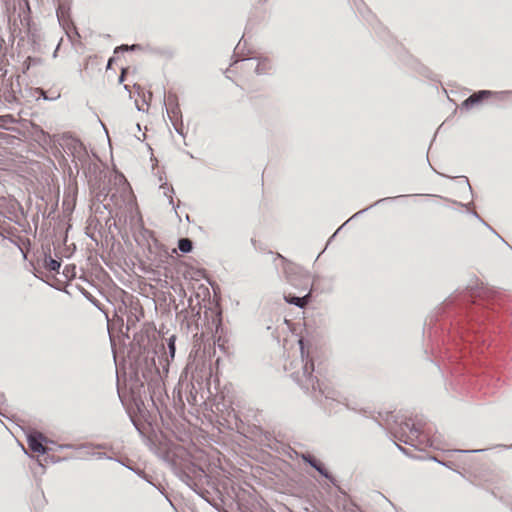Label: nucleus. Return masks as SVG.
<instances>
[{
    "instance_id": "nucleus-24",
    "label": "nucleus",
    "mask_w": 512,
    "mask_h": 512,
    "mask_svg": "<svg viewBox=\"0 0 512 512\" xmlns=\"http://www.w3.org/2000/svg\"><path fill=\"white\" fill-rule=\"evenodd\" d=\"M160 188H166L167 191L164 192V195L168 198L169 204L172 206L173 210L177 213L176 209L178 206L175 205L172 195L175 193L174 188L167 187L166 183L160 185Z\"/></svg>"
},
{
    "instance_id": "nucleus-30",
    "label": "nucleus",
    "mask_w": 512,
    "mask_h": 512,
    "mask_svg": "<svg viewBox=\"0 0 512 512\" xmlns=\"http://www.w3.org/2000/svg\"><path fill=\"white\" fill-rule=\"evenodd\" d=\"M126 412L129 416V419H130V422L132 423V425L134 426V428L136 429V431L141 435V436H144V432L141 428V426L138 424V422L135 420V418L132 416L131 412H130V408H126Z\"/></svg>"
},
{
    "instance_id": "nucleus-25",
    "label": "nucleus",
    "mask_w": 512,
    "mask_h": 512,
    "mask_svg": "<svg viewBox=\"0 0 512 512\" xmlns=\"http://www.w3.org/2000/svg\"><path fill=\"white\" fill-rule=\"evenodd\" d=\"M91 455L96 457L97 459H106V460L115 461L121 465H124V462L121 459L109 456L105 452H92Z\"/></svg>"
},
{
    "instance_id": "nucleus-22",
    "label": "nucleus",
    "mask_w": 512,
    "mask_h": 512,
    "mask_svg": "<svg viewBox=\"0 0 512 512\" xmlns=\"http://www.w3.org/2000/svg\"><path fill=\"white\" fill-rule=\"evenodd\" d=\"M127 469L131 470L132 472H134L138 477H140L141 479H143L144 481H146L147 483L155 486L152 481H151V476L146 474L144 470L140 469V468H137V467H132V466H129V465H126L124 463V465Z\"/></svg>"
},
{
    "instance_id": "nucleus-5",
    "label": "nucleus",
    "mask_w": 512,
    "mask_h": 512,
    "mask_svg": "<svg viewBox=\"0 0 512 512\" xmlns=\"http://www.w3.org/2000/svg\"><path fill=\"white\" fill-rule=\"evenodd\" d=\"M300 457L305 464L315 469L323 478L329 481L333 487L337 488L340 493H345L340 487L336 477L327 469L326 465L320 459L309 452L302 453Z\"/></svg>"
},
{
    "instance_id": "nucleus-35",
    "label": "nucleus",
    "mask_w": 512,
    "mask_h": 512,
    "mask_svg": "<svg viewBox=\"0 0 512 512\" xmlns=\"http://www.w3.org/2000/svg\"><path fill=\"white\" fill-rule=\"evenodd\" d=\"M159 56H164L168 59H171L174 56V51L170 48H160Z\"/></svg>"
},
{
    "instance_id": "nucleus-64",
    "label": "nucleus",
    "mask_w": 512,
    "mask_h": 512,
    "mask_svg": "<svg viewBox=\"0 0 512 512\" xmlns=\"http://www.w3.org/2000/svg\"><path fill=\"white\" fill-rule=\"evenodd\" d=\"M313 512H320V511H313Z\"/></svg>"
},
{
    "instance_id": "nucleus-15",
    "label": "nucleus",
    "mask_w": 512,
    "mask_h": 512,
    "mask_svg": "<svg viewBox=\"0 0 512 512\" xmlns=\"http://www.w3.org/2000/svg\"><path fill=\"white\" fill-rule=\"evenodd\" d=\"M110 197V201L113 202L115 205L119 204V197L116 193H112V188L109 186H103L102 189L99 190V192L96 195L97 202L103 204V202Z\"/></svg>"
},
{
    "instance_id": "nucleus-36",
    "label": "nucleus",
    "mask_w": 512,
    "mask_h": 512,
    "mask_svg": "<svg viewBox=\"0 0 512 512\" xmlns=\"http://www.w3.org/2000/svg\"><path fill=\"white\" fill-rule=\"evenodd\" d=\"M172 124L174 126L175 131L179 135L184 137V125H183V122L181 121L180 123H177L176 120H173Z\"/></svg>"
},
{
    "instance_id": "nucleus-19",
    "label": "nucleus",
    "mask_w": 512,
    "mask_h": 512,
    "mask_svg": "<svg viewBox=\"0 0 512 512\" xmlns=\"http://www.w3.org/2000/svg\"><path fill=\"white\" fill-rule=\"evenodd\" d=\"M76 287L85 299H87L94 307L101 310L102 304L96 297H94L88 290H86L82 286L77 285Z\"/></svg>"
},
{
    "instance_id": "nucleus-51",
    "label": "nucleus",
    "mask_w": 512,
    "mask_h": 512,
    "mask_svg": "<svg viewBox=\"0 0 512 512\" xmlns=\"http://www.w3.org/2000/svg\"><path fill=\"white\" fill-rule=\"evenodd\" d=\"M11 90H13V87L11 86ZM8 101H11L12 99H15V96L13 95V91L9 92V96L6 97Z\"/></svg>"
},
{
    "instance_id": "nucleus-28",
    "label": "nucleus",
    "mask_w": 512,
    "mask_h": 512,
    "mask_svg": "<svg viewBox=\"0 0 512 512\" xmlns=\"http://www.w3.org/2000/svg\"><path fill=\"white\" fill-rule=\"evenodd\" d=\"M402 425L407 428L410 433L412 434H415V435H419L420 433V427H418L415 423H411V419H408V420H405Z\"/></svg>"
},
{
    "instance_id": "nucleus-61",
    "label": "nucleus",
    "mask_w": 512,
    "mask_h": 512,
    "mask_svg": "<svg viewBox=\"0 0 512 512\" xmlns=\"http://www.w3.org/2000/svg\"><path fill=\"white\" fill-rule=\"evenodd\" d=\"M120 400H121L122 405H125L124 400L122 399L121 396H120Z\"/></svg>"
},
{
    "instance_id": "nucleus-49",
    "label": "nucleus",
    "mask_w": 512,
    "mask_h": 512,
    "mask_svg": "<svg viewBox=\"0 0 512 512\" xmlns=\"http://www.w3.org/2000/svg\"><path fill=\"white\" fill-rule=\"evenodd\" d=\"M60 44H61V41L58 42V44L56 45V48L53 52V58H56L58 56V50H59V47H60Z\"/></svg>"
},
{
    "instance_id": "nucleus-31",
    "label": "nucleus",
    "mask_w": 512,
    "mask_h": 512,
    "mask_svg": "<svg viewBox=\"0 0 512 512\" xmlns=\"http://www.w3.org/2000/svg\"><path fill=\"white\" fill-rule=\"evenodd\" d=\"M465 291H466L465 297L471 298L473 301H475V299H474L475 297H478L481 294V292L478 289L471 287V286L466 287Z\"/></svg>"
},
{
    "instance_id": "nucleus-7",
    "label": "nucleus",
    "mask_w": 512,
    "mask_h": 512,
    "mask_svg": "<svg viewBox=\"0 0 512 512\" xmlns=\"http://www.w3.org/2000/svg\"><path fill=\"white\" fill-rule=\"evenodd\" d=\"M511 95H512L511 90H505V91L478 90L471 94L472 98L474 100H476L477 106L484 103L486 100H488L490 98H495L499 101H505V100H508Z\"/></svg>"
},
{
    "instance_id": "nucleus-23",
    "label": "nucleus",
    "mask_w": 512,
    "mask_h": 512,
    "mask_svg": "<svg viewBox=\"0 0 512 512\" xmlns=\"http://www.w3.org/2000/svg\"><path fill=\"white\" fill-rule=\"evenodd\" d=\"M176 335H171L166 339L169 357L171 360L174 359L176 353Z\"/></svg>"
},
{
    "instance_id": "nucleus-63",
    "label": "nucleus",
    "mask_w": 512,
    "mask_h": 512,
    "mask_svg": "<svg viewBox=\"0 0 512 512\" xmlns=\"http://www.w3.org/2000/svg\"><path fill=\"white\" fill-rule=\"evenodd\" d=\"M113 226H114L115 228H118V225H117V223H116V222H114V223H113Z\"/></svg>"
},
{
    "instance_id": "nucleus-14",
    "label": "nucleus",
    "mask_w": 512,
    "mask_h": 512,
    "mask_svg": "<svg viewBox=\"0 0 512 512\" xmlns=\"http://www.w3.org/2000/svg\"><path fill=\"white\" fill-rule=\"evenodd\" d=\"M38 34H42L35 24H28L27 27V41L32 51H42L37 40Z\"/></svg>"
},
{
    "instance_id": "nucleus-45",
    "label": "nucleus",
    "mask_w": 512,
    "mask_h": 512,
    "mask_svg": "<svg viewBox=\"0 0 512 512\" xmlns=\"http://www.w3.org/2000/svg\"><path fill=\"white\" fill-rule=\"evenodd\" d=\"M275 259H281L283 263L285 264H290V262L288 261L287 258H285L284 256H282L281 254L279 253H275Z\"/></svg>"
},
{
    "instance_id": "nucleus-2",
    "label": "nucleus",
    "mask_w": 512,
    "mask_h": 512,
    "mask_svg": "<svg viewBox=\"0 0 512 512\" xmlns=\"http://www.w3.org/2000/svg\"><path fill=\"white\" fill-rule=\"evenodd\" d=\"M302 371L293 372L291 374L292 379L305 391L311 389L312 391H319L326 399H335V391L329 389L327 386H323L318 378L313 375L315 371L314 362L309 358L308 354H305L303 340L299 339Z\"/></svg>"
},
{
    "instance_id": "nucleus-43",
    "label": "nucleus",
    "mask_w": 512,
    "mask_h": 512,
    "mask_svg": "<svg viewBox=\"0 0 512 512\" xmlns=\"http://www.w3.org/2000/svg\"><path fill=\"white\" fill-rule=\"evenodd\" d=\"M462 178L464 179V182H465V184H466L470 194L473 196V190H472V187H471V185L469 183V179L466 176H462Z\"/></svg>"
},
{
    "instance_id": "nucleus-40",
    "label": "nucleus",
    "mask_w": 512,
    "mask_h": 512,
    "mask_svg": "<svg viewBox=\"0 0 512 512\" xmlns=\"http://www.w3.org/2000/svg\"><path fill=\"white\" fill-rule=\"evenodd\" d=\"M88 448V447H93V448H97V449H105L106 448V444H93V443H89V444H85V445H82L81 448Z\"/></svg>"
},
{
    "instance_id": "nucleus-1",
    "label": "nucleus",
    "mask_w": 512,
    "mask_h": 512,
    "mask_svg": "<svg viewBox=\"0 0 512 512\" xmlns=\"http://www.w3.org/2000/svg\"><path fill=\"white\" fill-rule=\"evenodd\" d=\"M141 361L142 364L139 367L130 368L127 397L131 408L139 415L144 416L147 411L145 405V383L147 384V391L149 392L152 405L156 409H158L157 401H162L164 395L167 396V394L162 375L155 360L149 362H147L148 360Z\"/></svg>"
},
{
    "instance_id": "nucleus-10",
    "label": "nucleus",
    "mask_w": 512,
    "mask_h": 512,
    "mask_svg": "<svg viewBox=\"0 0 512 512\" xmlns=\"http://www.w3.org/2000/svg\"><path fill=\"white\" fill-rule=\"evenodd\" d=\"M58 143L59 146L67 153V155L71 156L82 144V141L75 138L70 133H63Z\"/></svg>"
},
{
    "instance_id": "nucleus-57",
    "label": "nucleus",
    "mask_w": 512,
    "mask_h": 512,
    "mask_svg": "<svg viewBox=\"0 0 512 512\" xmlns=\"http://www.w3.org/2000/svg\"><path fill=\"white\" fill-rule=\"evenodd\" d=\"M185 479L190 480V476L188 474H184Z\"/></svg>"
},
{
    "instance_id": "nucleus-54",
    "label": "nucleus",
    "mask_w": 512,
    "mask_h": 512,
    "mask_svg": "<svg viewBox=\"0 0 512 512\" xmlns=\"http://www.w3.org/2000/svg\"><path fill=\"white\" fill-rule=\"evenodd\" d=\"M119 232H120V234L122 236V239L126 242V239L128 238L127 233L122 234V232L120 230H119Z\"/></svg>"
},
{
    "instance_id": "nucleus-34",
    "label": "nucleus",
    "mask_w": 512,
    "mask_h": 512,
    "mask_svg": "<svg viewBox=\"0 0 512 512\" xmlns=\"http://www.w3.org/2000/svg\"><path fill=\"white\" fill-rule=\"evenodd\" d=\"M143 51L148 52V53L153 54V55H159L160 48L153 47L150 44H147V45H144Z\"/></svg>"
},
{
    "instance_id": "nucleus-4",
    "label": "nucleus",
    "mask_w": 512,
    "mask_h": 512,
    "mask_svg": "<svg viewBox=\"0 0 512 512\" xmlns=\"http://www.w3.org/2000/svg\"><path fill=\"white\" fill-rule=\"evenodd\" d=\"M150 342L149 336L144 333H135L131 342L128 357L130 360V368L139 367L142 364L141 360L153 361L157 356L155 349H150L148 344Z\"/></svg>"
},
{
    "instance_id": "nucleus-55",
    "label": "nucleus",
    "mask_w": 512,
    "mask_h": 512,
    "mask_svg": "<svg viewBox=\"0 0 512 512\" xmlns=\"http://www.w3.org/2000/svg\"><path fill=\"white\" fill-rule=\"evenodd\" d=\"M124 90L130 92L129 86L128 85H124Z\"/></svg>"
},
{
    "instance_id": "nucleus-60",
    "label": "nucleus",
    "mask_w": 512,
    "mask_h": 512,
    "mask_svg": "<svg viewBox=\"0 0 512 512\" xmlns=\"http://www.w3.org/2000/svg\"><path fill=\"white\" fill-rule=\"evenodd\" d=\"M10 241H11V243H13L19 247V245L14 240H10Z\"/></svg>"
},
{
    "instance_id": "nucleus-47",
    "label": "nucleus",
    "mask_w": 512,
    "mask_h": 512,
    "mask_svg": "<svg viewBox=\"0 0 512 512\" xmlns=\"http://www.w3.org/2000/svg\"><path fill=\"white\" fill-rule=\"evenodd\" d=\"M192 471L193 472L199 471L200 473H205L203 468L201 466H199V465H196V464H192Z\"/></svg>"
},
{
    "instance_id": "nucleus-3",
    "label": "nucleus",
    "mask_w": 512,
    "mask_h": 512,
    "mask_svg": "<svg viewBox=\"0 0 512 512\" xmlns=\"http://www.w3.org/2000/svg\"><path fill=\"white\" fill-rule=\"evenodd\" d=\"M121 181H123V185L120 188V198L123 203H127L130 206L129 223L132 230L133 238L137 245L139 246H144L147 243L148 249L151 252L149 239H152L155 244L157 243V239L154 237L153 232L144 226L140 213L137 212L136 214H133V202L131 199H128L132 193L131 187L129 186L123 175H121Z\"/></svg>"
},
{
    "instance_id": "nucleus-50",
    "label": "nucleus",
    "mask_w": 512,
    "mask_h": 512,
    "mask_svg": "<svg viewBox=\"0 0 512 512\" xmlns=\"http://www.w3.org/2000/svg\"><path fill=\"white\" fill-rule=\"evenodd\" d=\"M430 459H431V460H433V461H436V462L440 463L441 465H444L445 467L450 468V466H449V464H448V463L438 461V460H437L435 457H433V456H430Z\"/></svg>"
},
{
    "instance_id": "nucleus-12",
    "label": "nucleus",
    "mask_w": 512,
    "mask_h": 512,
    "mask_svg": "<svg viewBox=\"0 0 512 512\" xmlns=\"http://www.w3.org/2000/svg\"><path fill=\"white\" fill-rule=\"evenodd\" d=\"M164 105L166 106L168 117L171 122L173 120H176L178 117H182L180 105L178 103V98L176 95L170 94L168 96V104L164 102Z\"/></svg>"
},
{
    "instance_id": "nucleus-42",
    "label": "nucleus",
    "mask_w": 512,
    "mask_h": 512,
    "mask_svg": "<svg viewBox=\"0 0 512 512\" xmlns=\"http://www.w3.org/2000/svg\"><path fill=\"white\" fill-rule=\"evenodd\" d=\"M116 58L114 56L110 57L107 61L106 70L112 69L113 64L115 63Z\"/></svg>"
},
{
    "instance_id": "nucleus-46",
    "label": "nucleus",
    "mask_w": 512,
    "mask_h": 512,
    "mask_svg": "<svg viewBox=\"0 0 512 512\" xmlns=\"http://www.w3.org/2000/svg\"><path fill=\"white\" fill-rule=\"evenodd\" d=\"M346 223H344L342 226H340L335 232L334 234L328 239V242H327V245H329L331 243L332 240H334L335 236L337 235V233L342 229V227L345 225Z\"/></svg>"
},
{
    "instance_id": "nucleus-53",
    "label": "nucleus",
    "mask_w": 512,
    "mask_h": 512,
    "mask_svg": "<svg viewBox=\"0 0 512 512\" xmlns=\"http://www.w3.org/2000/svg\"><path fill=\"white\" fill-rule=\"evenodd\" d=\"M5 402V396L2 392H0V405L4 404Z\"/></svg>"
},
{
    "instance_id": "nucleus-29",
    "label": "nucleus",
    "mask_w": 512,
    "mask_h": 512,
    "mask_svg": "<svg viewBox=\"0 0 512 512\" xmlns=\"http://www.w3.org/2000/svg\"><path fill=\"white\" fill-rule=\"evenodd\" d=\"M36 43H39L42 51H33L34 53L38 54H45L48 50V45L45 43V38L43 34H38L37 40L35 39Z\"/></svg>"
},
{
    "instance_id": "nucleus-33",
    "label": "nucleus",
    "mask_w": 512,
    "mask_h": 512,
    "mask_svg": "<svg viewBox=\"0 0 512 512\" xmlns=\"http://www.w3.org/2000/svg\"><path fill=\"white\" fill-rule=\"evenodd\" d=\"M45 455H46L45 461L46 462H51V463H54V464L67 460V457L60 458V457H56L54 455H49L48 453L45 454Z\"/></svg>"
},
{
    "instance_id": "nucleus-17",
    "label": "nucleus",
    "mask_w": 512,
    "mask_h": 512,
    "mask_svg": "<svg viewBox=\"0 0 512 512\" xmlns=\"http://www.w3.org/2000/svg\"><path fill=\"white\" fill-rule=\"evenodd\" d=\"M57 18L60 24L70 20V4L67 2H60L56 9Z\"/></svg>"
},
{
    "instance_id": "nucleus-44",
    "label": "nucleus",
    "mask_w": 512,
    "mask_h": 512,
    "mask_svg": "<svg viewBox=\"0 0 512 512\" xmlns=\"http://www.w3.org/2000/svg\"><path fill=\"white\" fill-rule=\"evenodd\" d=\"M214 339H215V340H214V343L216 344V342H217V345H218V347L220 348V350L225 351V345H224V343L220 344V339H221V337L219 338V336H217V337H216V338H214Z\"/></svg>"
},
{
    "instance_id": "nucleus-16",
    "label": "nucleus",
    "mask_w": 512,
    "mask_h": 512,
    "mask_svg": "<svg viewBox=\"0 0 512 512\" xmlns=\"http://www.w3.org/2000/svg\"><path fill=\"white\" fill-rule=\"evenodd\" d=\"M400 197H406V195H399V196H395V197H385V198H381L377 201H375L373 204L369 205L368 207L362 209V210H359L358 212H356L355 214H353L350 219H348L345 223L349 222L350 220L352 219H355V218H358V217H361L362 214H364L365 212H367L368 210L372 209L373 207H376L378 205H380L381 203H384V202H392L394 201L395 199L397 198H400Z\"/></svg>"
},
{
    "instance_id": "nucleus-27",
    "label": "nucleus",
    "mask_w": 512,
    "mask_h": 512,
    "mask_svg": "<svg viewBox=\"0 0 512 512\" xmlns=\"http://www.w3.org/2000/svg\"><path fill=\"white\" fill-rule=\"evenodd\" d=\"M475 106H477L476 105V100H474L472 98V96L470 95L469 97H467L465 100L462 101V103L460 105V109L468 111V110L472 109Z\"/></svg>"
},
{
    "instance_id": "nucleus-38",
    "label": "nucleus",
    "mask_w": 512,
    "mask_h": 512,
    "mask_svg": "<svg viewBox=\"0 0 512 512\" xmlns=\"http://www.w3.org/2000/svg\"><path fill=\"white\" fill-rule=\"evenodd\" d=\"M70 273H71L72 275H75V273H76V272H75V265H73V266H71V267H70V266H66V267H65V269H64V271H63V274L65 275V277H66V278H68V277L70 276Z\"/></svg>"
},
{
    "instance_id": "nucleus-52",
    "label": "nucleus",
    "mask_w": 512,
    "mask_h": 512,
    "mask_svg": "<svg viewBox=\"0 0 512 512\" xmlns=\"http://www.w3.org/2000/svg\"><path fill=\"white\" fill-rule=\"evenodd\" d=\"M427 161H429V159H428V158H427ZM428 164H429V165H431V164H430V162H428ZM430 167H431V168H432V170H433V171H435L438 175H440V176H442V177H447V178L449 177V176H447V175H445V174H442V173L437 172V171H436L432 166H430Z\"/></svg>"
},
{
    "instance_id": "nucleus-58",
    "label": "nucleus",
    "mask_w": 512,
    "mask_h": 512,
    "mask_svg": "<svg viewBox=\"0 0 512 512\" xmlns=\"http://www.w3.org/2000/svg\"><path fill=\"white\" fill-rule=\"evenodd\" d=\"M243 38H244V37L242 36V38H241V40L239 41V43H237L236 48H238V47L240 46V43H241V41L243 40Z\"/></svg>"
},
{
    "instance_id": "nucleus-56",
    "label": "nucleus",
    "mask_w": 512,
    "mask_h": 512,
    "mask_svg": "<svg viewBox=\"0 0 512 512\" xmlns=\"http://www.w3.org/2000/svg\"><path fill=\"white\" fill-rule=\"evenodd\" d=\"M103 208L108 210L109 209V204H103Z\"/></svg>"
},
{
    "instance_id": "nucleus-20",
    "label": "nucleus",
    "mask_w": 512,
    "mask_h": 512,
    "mask_svg": "<svg viewBox=\"0 0 512 512\" xmlns=\"http://www.w3.org/2000/svg\"><path fill=\"white\" fill-rule=\"evenodd\" d=\"M43 64V59L40 57L28 56L22 65V72L26 73L30 68Z\"/></svg>"
},
{
    "instance_id": "nucleus-11",
    "label": "nucleus",
    "mask_w": 512,
    "mask_h": 512,
    "mask_svg": "<svg viewBox=\"0 0 512 512\" xmlns=\"http://www.w3.org/2000/svg\"><path fill=\"white\" fill-rule=\"evenodd\" d=\"M72 162L75 163V168L77 172L79 171V164L82 167H85L90 164V156L87 151L86 146L82 143L78 149L71 155Z\"/></svg>"
},
{
    "instance_id": "nucleus-6",
    "label": "nucleus",
    "mask_w": 512,
    "mask_h": 512,
    "mask_svg": "<svg viewBox=\"0 0 512 512\" xmlns=\"http://www.w3.org/2000/svg\"><path fill=\"white\" fill-rule=\"evenodd\" d=\"M27 444L30 450L39 455H45L52 451V448H48L45 444H55L53 441L49 440L43 434L35 430H28L25 432Z\"/></svg>"
},
{
    "instance_id": "nucleus-26",
    "label": "nucleus",
    "mask_w": 512,
    "mask_h": 512,
    "mask_svg": "<svg viewBox=\"0 0 512 512\" xmlns=\"http://www.w3.org/2000/svg\"><path fill=\"white\" fill-rule=\"evenodd\" d=\"M471 215H473L475 218H477L481 223H483L488 229H490L497 237H499L511 250H512V247L489 225L487 224L480 216L477 212L475 211H471L470 212Z\"/></svg>"
},
{
    "instance_id": "nucleus-18",
    "label": "nucleus",
    "mask_w": 512,
    "mask_h": 512,
    "mask_svg": "<svg viewBox=\"0 0 512 512\" xmlns=\"http://www.w3.org/2000/svg\"><path fill=\"white\" fill-rule=\"evenodd\" d=\"M178 249L183 254L191 253L194 249V242L188 237H182L178 239Z\"/></svg>"
},
{
    "instance_id": "nucleus-48",
    "label": "nucleus",
    "mask_w": 512,
    "mask_h": 512,
    "mask_svg": "<svg viewBox=\"0 0 512 512\" xmlns=\"http://www.w3.org/2000/svg\"><path fill=\"white\" fill-rule=\"evenodd\" d=\"M57 448L60 449V450H62V449H71V448H73V445H71V444L58 445Z\"/></svg>"
},
{
    "instance_id": "nucleus-37",
    "label": "nucleus",
    "mask_w": 512,
    "mask_h": 512,
    "mask_svg": "<svg viewBox=\"0 0 512 512\" xmlns=\"http://www.w3.org/2000/svg\"><path fill=\"white\" fill-rule=\"evenodd\" d=\"M128 69H129V67H122L121 68V73H120V75L118 77V83L119 84H122L125 81L126 73L128 72Z\"/></svg>"
},
{
    "instance_id": "nucleus-21",
    "label": "nucleus",
    "mask_w": 512,
    "mask_h": 512,
    "mask_svg": "<svg viewBox=\"0 0 512 512\" xmlns=\"http://www.w3.org/2000/svg\"><path fill=\"white\" fill-rule=\"evenodd\" d=\"M143 49H144V45H142V44H132V45L121 44L120 46H117L114 49V53L116 54L119 52H133V51H138V50L143 51Z\"/></svg>"
},
{
    "instance_id": "nucleus-41",
    "label": "nucleus",
    "mask_w": 512,
    "mask_h": 512,
    "mask_svg": "<svg viewBox=\"0 0 512 512\" xmlns=\"http://www.w3.org/2000/svg\"><path fill=\"white\" fill-rule=\"evenodd\" d=\"M394 445L398 448V450L400 452H402L404 455L408 456V457H412V455L410 454V451L404 447H402L401 445H398L397 443L394 442Z\"/></svg>"
},
{
    "instance_id": "nucleus-59",
    "label": "nucleus",
    "mask_w": 512,
    "mask_h": 512,
    "mask_svg": "<svg viewBox=\"0 0 512 512\" xmlns=\"http://www.w3.org/2000/svg\"><path fill=\"white\" fill-rule=\"evenodd\" d=\"M19 249L22 250L20 247H19ZM21 252L23 254L24 259H26V254L23 251H21Z\"/></svg>"
},
{
    "instance_id": "nucleus-62",
    "label": "nucleus",
    "mask_w": 512,
    "mask_h": 512,
    "mask_svg": "<svg viewBox=\"0 0 512 512\" xmlns=\"http://www.w3.org/2000/svg\"><path fill=\"white\" fill-rule=\"evenodd\" d=\"M253 58H249L248 60H252ZM247 60L246 58H242L241 61Z\"/></svg>"
},
{
    "instance_id": "nucleus-13",
    "label": "nucleus",
    "mask_w": 512,
    "mask_h": 512,
    "mask_svg": "<svg viewBox=\"0 0 512 512\" xmlns=\"http://www.w3.org/2000/svg\"><path fill=\"white\" fill-rule=\"evenodd\" d=\"M284 300L290 305H294L298 308H304L310 302V293L301 297L293 293L284 294Z\"/></svg>"
},
{
    "instance_id": "nucleus-8",
    "label": "nucleus",
    "mask_w": 512,
    "mask_h": 512,
    "mask_svg": "<svg viewBox=\"0 0 512 512\" xmlns=\"http://www.w3.org/2000/svg\"><path fill=\"white\" fill-rule=\"evenodd\" d=\"M42 267L50 272L59 273L61 268L62 260L60 258H53L51 256V247L50 244L42 245Z\"/></svg>"
},
{
    "instance_id": "nucleus-9",
    "label": "nucleus",
    "mask_w": 512,
    "mask_h": 512,
    "mask_svg": "<svg viewBox=\"0 0 512 512\" xmlns=\"http://www.w3.org/2000/svg\"><path fill=\"white\" fill-rule=\"evenodd\" d=\"M209 311L210 314L207 310L205 311V319L210 325L209 329L213 338H216L217 336L220 338L223 333L222 313L217 310L212 311L209 309Z\"/></svg>"
},
{
    "instance_id": "nucleus-32",
    "label": "nucleus",
    "mask_w": 512,
    "mask_h": 512,
    "mask_svg": "<svg viewBox=\"0 0 512 512\" xmlns=\"http://www.w3.org/2000/svg\"><path fill=\"white\" fill-rule=\"evenodd\" d=\"M266 59H264V62H258L256 64V67L254 69V72L257 74V75H263L266 73V70H267V67H266Z\"/></svg>"
},
{
    "instance_id": "nucleus-39",
    "label": "nucleus",
    "mask_w": 512,
    "mask_h": 512,
    "mask_svg": "<svg viewBox=\"0 0 512 512\" xmlns=\"http://www.w3.org/2000/svg\"><path fill=\"white\" fill-rule=\"evenodd\" d=\"M486 450L487 449H471V450H460V449H457V450H454V451L458 452V453H480V452H484Z\"/></svg>"
}]
</instances>
